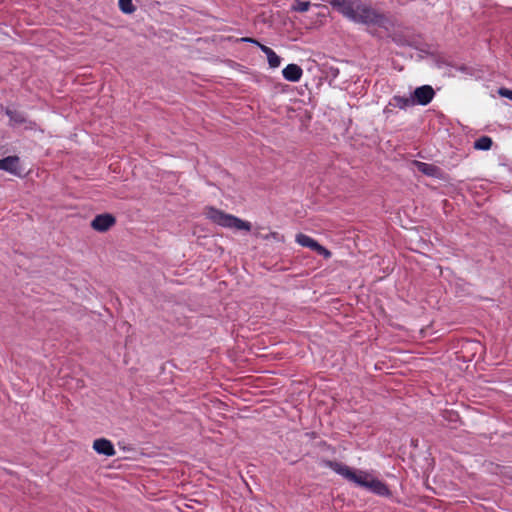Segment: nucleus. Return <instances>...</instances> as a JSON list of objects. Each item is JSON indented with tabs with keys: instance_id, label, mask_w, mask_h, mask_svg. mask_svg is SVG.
<instances>
[{
	"instance_id": "obj_1",
	"label": "nucleus",
	"mask_w": 512,
	"mask_h": 512,
	"mask_svg": "<svg viewBox=\"0 0 512 512\" xmlns=\"http://www.w3.org/2000/svg\"><path fill=\"white\" fill-rule=\"evenodd\" d=\"M349 20L365 25H377L385 27L387 18L384 14L360 0H355L347 17Z\"/></svg>"
},
{
	"instance_id": "obj_2",
	"label": "nucleus",
	"mask_w": 512,
	"mask_h": 512,
	"mask_svg": "<svg viewBox=\"0 0 512 512\" xmlns=\"http://www.w3.org/2000/svg\"><path fill=\"white\" fill-rule=\"evenodd\" d=\"M206 216L215 224L232 230H246L249 231L252 227L250 222L243 221L240 218L223 212L222 210L214 207H209Z\"/></svg>"
},
{
	"instance_id": "obj_3",
	"label": "nucleus",
	"mask_w": 512,
	"mask_h": 512,
	"mask_svg": "<svg viewBox=\"0 0 512 512\" xmlns=\"http://www.w3.org/2000/svg\"><path fill=\"white\" fill-rule=\"evenodd\" d=\"M326 465L334 472L347 479L348 481L353 482L356 485L365 489L368 485V482L372 478V475L370 473L361 470H353L352 468L341 462L327 461Z\"/></svg>"
},
{
	"instance_id": "obj_4",
	"label": "nucleus",
	"mask_w": 512,
	"mask_h": 512,
	"mask_svg": "<svg viewBox=\"0 0 512 512\" xmlns=\"http://www.w3.org/2000/svg\"><path fill=\"white\" fill-rule=\"evenodd\" d=\"M295 241L303 246L307 247L315 252H317L319 255L323 256L325 259H329L332 256V253L326 249L324 246L320 245L316 240L311 238L308 235H305L303 233H299L296 235Z\"/></svg>"
},
{
	"instance_id": "obj_5",
	"label": "nucleus",
	"mask_w": 512,
	"mask_h": 512,
	"mask_svg": "<svg viewBox=\"0 0 512 512\" xmlns=\"http://www.w3.org/2000/svg\"><path fill=\"white\" fill-rule=\"evenodd\" d=\"M435 95L434 89L430 85L417 87L411 94L414 105L425 106L429 104Z\"/></svg>"
},
{
	"instance_id": "obj_6",
	"label": "nucleus",
	"mask_w": 512,
	"mask_h": 512,
	"mask_svg": "<svg viewBox=\"0 0 512 512\" xmlns=\"http://www.w3.org/2000/svg\"><path fill=\"white\" fill-rule=\"evenodd\" d=\"M5 114L9 117L10 125L15 127L25 124V129H33L35 123L28 121L26 115L16 109L6 108Z\"/></svg>"
},
{
	"instance_id": "obj_7",
	"label": "nucleus",
	"mask_w": 512,
	"mask_h": 512,
	"mask_svg": "<svg viewBox=\"0 0 512 512\" xmlns=\"http://www.w3.org/2000/svg\"><path fill=\"white\" fill-rule=\"evenodd\" d=\"M114 223L115 218L111 214H100L93 219L91 226L96 231L105 232L113 226Z\"/></svg>"
},
{
	"instance_id": "obj_8",
	"label": "nucleus",
	"mask_w": 512,
	"mask_h": 512,
	"mask_svg": "<svg viewBox=\"0 0 512 512\" xmlns=\"http://www.w3.org/2000/svg\"><path fill=\"white\" fill-rule=\"evenodd\" d=\"M0 170L9 172L16 176H20L21 172L19 170V157L8 156L0 159Z\"/></svg>"
},
{
	"instance_id": "obj_9",
	"label": "nucleus",
	"mask_w": 512,
	"mask_h": 512,
	"mask_svg": "<svg viewBox=\"0 0 512 512\" xmlns=\"http://www.w3.org/2000/svg\"><path fill=\"white\" fill-rule=\"evenodd\" d=\"M93 449L98 453L105 456H114L116 451L112 442L105 438H99L94 440Z\"/></svg>"
},
{
	"instance_id": "obj_10",
	"label": "nucleus",
	"mask_w": 512,
	"mask_h": 512,
	"mask_svg": "<svg viewBox=\"0 0 512 512\" xmlns=\"http://www.w3.org/2000/svg\"><path fill=\"white\" fill-rule=\"evenodd\" d=\"M366 489L378 496L388 497L391 495V492L388 486L382 482L381 480L372 476L371 480L368 482Z\"/></svg>"
},
{
	"instance_id": "obj_11",
	"label": "nucleus",
	"mask_w": 512,
	"mask_h": 512,
	"mask_svg": "<svg viewBox=\"0 0 512 512\" xmlns=\"http://www.w3.org/2000/svg\"><path fill=\"white\" fill-rule=\"evenodd\" d=\"M282 75L285 80L289 82H298L300 81L303 70L302 68L297 64H288L283 70Z\"/></svg>"
},
{
	"instance_id": "obj_12",
	"label": "nucleus",
	"mask_w": 512,
	"mask_h": 512,
	"mask_svg": "<svg viewBox=\"0 0 512 512\" xmlns=\"http://www.w3.org/2000/svg\"><path fill=\"white\" fill-rule=\"evenodd\" d=\"M258 49H260L266 55L270 68L275 69L280 66L282 59L274 52V50L266 45L261 44L260 42H258Z\"/></svg>"
},
{
	"instance_id": "obj_13",
	"label": "nucleus",
	"mask_w": 512,
	"mask_h": 512,
	"mask_svg": "<svg viewBox=\"0 0 512 512\" xmlns=\"http://www.w3.org/2000/svg\"><path fill=\"white\" fill-rule=\"evenodd\" d=\"M388 106L398 107L399 109H407L410 106H414L412 97H404L395 95L389 101Z\"/></svg>"
},
{
	"instance_id": "obj_14",
	"label": "nucleus",
	"mask_w": 512,
	"mask_h": 512,
	"mask_svg": "<svg viewBox=\"0 0 512 512\" xmlns=\"http://www.w3.org/2000/svg\"><path fill=\"white\" fill-rule=\"evenodd\" d=\"M414 164L417 167L418 171H420L424 175L436 177L439 173V168L433 164L420 161H415Z\"/></svg>"
},
{
	"instance_id": "obj_15",
	"label": "nucleus",
	"mask_w": 512,
	"mask_h": 512,
	"mask_svg": "<svg viewBox=\"0 0 512 512\" xmlns=\"http://www.w3.org/2000/svg\"><path fill=\"white\" fill-rule=\"evenodd\" d=\"M258 239L271 241L277 244V246L284 242L283 235H280L278 232L262 233L261 231L258 230Z\"/></svg>"
},
{
	"instance_id": "obj_16",
	"label": "nucleus",
	"mask_w": 512,
	"mask_h": 512,
	"mask_svg": "<svg viewBox=\"0 0 512 512\" xmlns=\"http://www.w3.org/2000/svg\"><path fill=\"white\" fill-rule=\"evenodd\" d=\"M493 141L489 136H481L475 140L473 147L476 150L487 151L492 147Z\"/></svg>"
},
{
	"instance_id": "obj_17",
	"label": "nucleus",
	"mask_w": 512,
	"mask_h": 512,
	"mask_svg": "<svg viewBox=\"0 0 512 512\" xmlns=\"http://www.w3.org/2000/svg\"><path fill=\"white\" fill-rule=\"evenodd\" d=\"M119 8L125 14H132L136 10L132 0H119Z\"/></svg>"
},
{
	"instance_id": "obj_18",
	"label": "nucleus",
	"mask_w": 512,
	"mask_h": 512,
	"mask_svg": "<svg viewBox=\"0 0 512 512\" xmlns=\"http://www.w3.org/2000/svg\"><path fill=\"white\" fill-rule=\"evenodd\" d=\"M311 3L309 1H299L293 5V10L297 12H306L309 10Z\"/></svg>"
},
{
	"instance_id": "obj_19",
	"label": "nucleus",
	"mask_w": 512,
	"mask_h": 512,
	"mask_svg": "<svg viewBox=\"0 0 512 512\" xmlns=\"http://www.w3.org/2000/svg\"><path fill=\"white\" fill-rule=\"evenodd\" d=\"M339 69L337 67H328L327 70H326V75L327 77L330 78V80H335L338 76H339Z\"/></svg>"
},
{
	"instance_id": "obj_20",
	"label": "nucleus",
	"mask_w": 512,
	"mask_h": 512,
	"mask_svg": "<svg viewBox=\"0 0 512 512\" xmlns=\"http://www.w3.org/2000/svg\"><path fill=\"white\" fill-rule=\"evenodd\" d=\"M498 93L500 96L508 98L509 100L512 101V90L507 89V88H500L498 90Z\"/></svg>"
},
{
	"instance_id": "obj_21",
	"label": "nucleus",
	"mask_w": 512,
	"mask_h": 512,
	"mask_svg": "<svg viewBox=\"0 0 512 512\" xmlns=\"http://www.w3.org/2000/svg\"><path fill=\"white\" fill-rule=\"evenodd\" d=\"M240 41H244V42H250V43H254L256 44V39L254 38H241Z\"/></svg>"
},
{
	"instance_id": "obj_22",
	"label": "nucleus",
	"mask_w": 512,
	"mask_h": 512,
	"mask_svg": "<svg viewBox=\"0 0 512 512\" xmlns=\"http://www.w3.org/2000/svg\"><path fill=\"white\" fill-rule=\"evenodd\" d=\"M263 357H266V355H265V354H258V355H257V358H258V359L263 358Z\"/></svg>"
},
{
	"instance_id": "obj_23",
	"label": "nucleus",
	"mask_w": 512,
	"mask_h": 512,
	"mask_svg": "<svg viewBox=\"0 0 512 512\" xmlns=\"http://www.w3.org/2000/svg\"><path fill=\"white\" fill-rule=\"evenodd\" d=\"M508 478L512 480V475H511V476H508Z\"/></svg>"
}]
</instances>
